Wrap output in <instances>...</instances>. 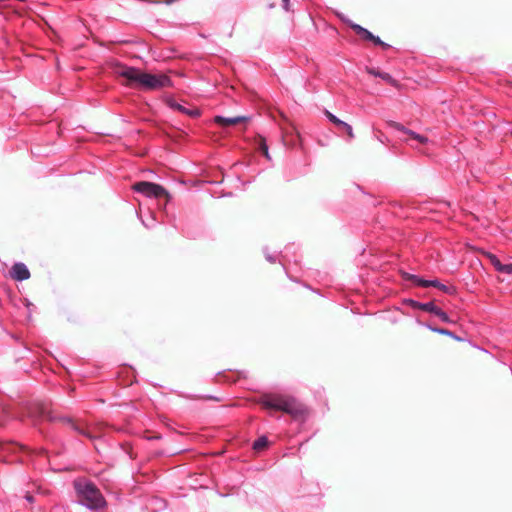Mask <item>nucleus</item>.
<instances>
[{
    "instance_id": "obj_1",
    "label": "nucleus",
    "mask_w": 512,
    "mask_h": 512,
    "mask_svg": "<svg viewBox=\"0 0 512 512\" xmlns=\"http://www.w3.org/2000/svg\"><path fill=\"white\" fill-rule=\"evenodd\" d=\"M118 74L129 81L146 90H158L171 86L170 78L165 74H150L141 72L133 67H121Z\"/></svg>"
},
{
    "instance_id": "obj_2",
    "label": "nucleus",
    "mask_w": 512,
    "mask_h": 512,
    "mask_svg": "<svg viewBox=\"0 0 512 512\" xmlns=\"http://www.w3.org/2000/svg\"><path fill=\"white\" fill-rule=\"evenodd\" d=\"M264 409L283 411L289 414L295 421H305L308 416L307 407L296 398L287 395H273L262 401Z\"/></svg>"
},
{
    "instance_id": "obj_3",
    "label": "nucleus",
    "mask_w": 512,
    "mask_h": 512,
    "mask_svg": "<svg viewBox=\"0 0 512 512\" xmlns=\"http://www.w3.org/2000/svg\"><path fill=\"white\" fill-rule=\"evenodd\" d=\"M75 490L80 498L79 503L90 510H98L106 505V501L99 489L86 480H76Z\"/></svg>"
},
{
    "instance_id": "obj_4",
    "label": "nucleus",
    "mask_w": 512,
    "mask_h": 512,
    "mask_svg": "<svg viewBox=\"0 0 512 512\" xmlns=\"http://www.w3.org/2000/svg\"><path fill=\"white\" fill-rule=\"evenodd\" d=\"M133 190L147 197L160 198L167 196L166 190L159 184L141 181L133 185Z\"/></svg>"
},
{
    "instance_id": "obj_5",
    "label": "nucleus",
    "mask_w": 512,
    "mask_h": 512,
    "mask_svg": "<svg viewBox=\"0 0 512 512\" xmlns=\"http://www.w3.org/2000/svg\"><path fill=\"white\" fill-rule=\"evenodd\" d=\"M404 278L406 280H411L413 281L416 285L418 286H421V287H430V286H433V287H437L439 288L440 290L446 292V293H451V288L440 283L439 281L437 280H424L416 275H413V274H409V273H404Z\"/></svg>"
},
{
    "instance_id": "obj_6",
    "label": "nucleus",
    "mask_w": 512,
    "mask_h": 512,
    "mask_svg": "<svg viewBox=\"0 0 512 512\" xmlns=\"http://www.w3.org/2000/svg\"><path fill=\"white\" fill-rule=\"evenodd\" d=\"M393 129L397 130L398 132H401L405 135H407L409 138H401V140L403 141H406L408 142L410 139L411 140H416L417 142H419L420 144H426L428 142V138L423 136V135H420L410 129H407L406 127H404L402 124L400 123H397V122H391L389 124Z\"/></svg>"
},
{
    "instance_id": "obj_7",
    "label": "nucleus",
    "mask_w": 512,
    "mask_h": 512,
    "mask_svg": "<svg viewBox=\"0 0 512 512\" xmlns=\"http://www.w3.org/2000/svg\"><path fill=\"white\" fill-rule=\"evenodd\" d=\"M10 275L14 280L24 281L29 279L30 272L24 263H15L10 271Z\"/></svg>"
},
{
    "instance_id": "obj_8",
    "label": "nucleus",
    "mask_w": 512,
    "mask_h": 512,
    "mask_svg": "<svg viewBox=\"0 0 512 512\" xmlns=\"http://www.w3.org/2000/svg\"><path fill=\"white\" fill-rule=\"evenodd\" d=\"M325 114H326V117L328 118V120L330 122H332L335 126H337L339 129L345 131L350 139L354 138V133H353V129H352L351 125L340 120L338 117H336L334 114H332L329 111H326Z\"/></svg>"
},
{
    "instance_id": "obj_9",
    "label": "nucleus",
    "mask_w": 512,
    "mask_h": 512,
    "mask_svg": "<svg viewBox=\"0 0 512 512\" xmlns=\"http://www.w3.org/2000/svg\"><path fill=\"white\" fill-rule=\"evenodd\" d=\"M403 303L406 305H409L413 309H420L426 312L431 313V311L434 309L435 304L433 302H426L421 303L413 299H404Z\"/></svg>"
},
{
    "instance_id": "obj_10",
    "label": "nucleus",
    "mask_w": 512,
    "mask_h": 512,
    "mask_svg": "<svg viewBox=\"0 0 512 512\" xmlns=\"http://www.w3.org/2000/svg\"><path fill=\"white\" fill-rule=\"evenodd\" d=\"M248 118L244 116L230 117L226 118L223 116H216L214 121L222 126L235 125L241 122L246 121Z\"/></svg>"
},
{
    "instance_id": "obj_11",
    "label": "nucleus",
    "mask_w": 512,
    "mask_h": 512,
    "mask_svg": "<svg viewBox=\"0 0 512 512\" xmlns=\"http://www.w3.org/2000/svg\"><path fill=\"white\" fill-rule=\"evenodd\" d=\"M350 26L364 40L369 41L370 39H374V35L366 28L354 23H352Z\"/></svg>"
},
{
    "instance_id": "obj_12",
    "label": "nucleus",
    "mask_w": 512,
    "mask_h": 512,
    "mask_svg": "<svg viewBox=\"0 0 512 512\" xmlns=\"http://www.w3.org/2000/svg\"><path fill=\"white\" fill-rule=\"evenodd\" d=\"M367 72L375 77H380L383 80L388 81V82H390L392 80V77L390 76V74L385 73V72H380L374 68H367Z\"/></svg>"
},
{
    "instance_id": "obj_13",
    "label": "nucleus",
    "mask_w": 512,
    "mask_h": 512,
    "mask_svg": "<svg viewBox=\"0 0 512 512\" xmlns=\"http://www.w3.org/2000/svg\"><path fill=\"white\" fill-rule=\"evenodd\" d=\"M489 259L493 267L496 269V271L503 273L505 264L501 263V261L497 258V256L490 254Z\"/></svg>"
},
{
    "instance_id": "obj_14",
    "label": "nucleus",
    "mask_w": 512,
    "mask_h": 512,
    "mask_svg": "<svg viewBox=\"0 0 512 512\" xmlns=\"http://www.w3.org/2000/svg\"><path fill=\"white\" fill-rule=\"evenodd\" d=\"M431 313L439 317L443 322H450L447 313H445L441 308H439L436 305L434 306V309L431 311Z\"/></svg>"
},
{
    "instance_id": "obj_15",
    "label": "nucleus",
    "mask_w": 512,
    "mask_h": 512,
    "mask_svg": "<svg viewBox=\"0 0 512 512\" xmlns=\"http://www.w3.org/2000/svg\"><path fill=\"white\" fill-rule=\"evenodd\" d=\"M427 327L432 330L433 332H436L438 334H442V335H447V336H450L456 340H460L459 337H457L456 335L453 334V332L447 330V329H443V328H434L430 325H427Z\"/></svg>"
},
{
    "instance_id": "obj_16",
    "label": "nucleus",
    "mask_w": 512,
    "mask_h": 512,
    "mask_svg": "<svg viewBox=\"0 0 512 512\" xmlns=\"http://www.w3.org/2000/svg\"><path fill=\"white\" fill-rule=\"evenodd\" d=\"M268 445V439L265 436L259 437L256 441L253 443V448L255 450H262Z\"/></svg>"
},
{
    "instance_id": "obj_17",
    "label": "nucleus",
    "mask_w": 512,
    "mask_h": 512,
    "mask_svg": "<svg viewBox=\"0 0 512 512\" xmlns=\"http://www.w3.org/2000/svg\"><path fill=\"white\" fill-rule=\"evenodd\" d=\"M177 109L185 114H188L190 116H193V117H197L199 116V110L198 109H187L185 108L184 106L178 104L177 105Z\"/></svg>"
},
{
    "instance_id": "obj_18",
    "label": "nucleus",
    "mask_w": 512,
    "mask_h": 512,
    "mask_svg": "<svg viewBox=\"0 0 512 512\" xmlns=\"http://www.w3.org/2000/svg\"><path fill=\"white\" fill-rule=\"evenodd\" d=\"M259 149L260 151L264 154V156L267 158V159H270V155H269V151H268V146L265 142V139L261 138L260 141H259Z\"/></svg>"
},
{
    "instance_id": "obj_19",
    "label": "nucleus",
    "mask_w": 512,
    "mask_h": 512,
    "mask_svg": "<svg viewBox=\"0 0 512 512\" xmlns=\"http://www.w3.org/2000/svg\"><path fill=\"white\" fill-rule=\"evenodd\" d=\"M141 221H142V224L147 227V228H152L154 227V224H155V218L153 217V215H151L149 217V219L146 221L144 219L141 218Z\"/></svg>"
},
{
    "instance_id": "obj_20",
    "label": "nucleus",
    "mask_w": 512,
    "mask_h": 512,
    "mask_svg": "<svg viewBox=\"0 0 512 512\" xmlns=\"http://www.w3.org/2000/svg\"><path fill=\"white\" fill-rule=\"evenodd\" d=\"M369 41H372L375 45L383 46L384 48L389 47L388 44L384 43L378 36L374 35V39H370Z\"/></svg>"
},
{
    "instance_id": "obj_21",
    "label": "nucleus",
    "mask_w": 512,
    "mask_h": 512,
    "mask_svg": "<svg viewBox=\"0 0 512 512\" xmlns=\"http://www.w3.org/2000/svg\"><path fill=\"white\" fill-rule=\"evenodd\" d=\"M265 258L270 263H275L276 262V256L268 253L267 251H265Z\"/></svg>"
},
{
    "instance_id": "obj_22",
    "label": "nucleus",
    "mask_w": 512,
    "mask_h": 512,
    "mask_svg": "<svg viewBox=\"0 0 512 512\" xmlns=\"http://www.w3.org/2000/svg\"><path fill=\"white\" fill-rule=\"evenodd\" d=\"M503 273L504 274H508V275L512 274V263L511 264H505Z\"/></svg>"
},
{
    "instance_id": "obj_23",
    "label": "nucleus",
    "mask_w": 512,
    "mask_h": 512,
    "mask_svg": "<svg viewBox=\"0 0 512 512\" xmlns=\"http://www.w3.org/2000/svg\"><path fill=\"white\" fill-rule=\"evenodd\" d=\"M289 3H290V0H282V5H283V8L288 11L289 10Z\"/></svg>"
}]
</instances>
